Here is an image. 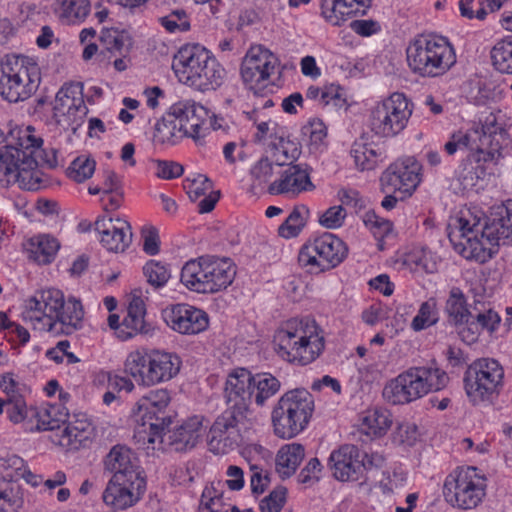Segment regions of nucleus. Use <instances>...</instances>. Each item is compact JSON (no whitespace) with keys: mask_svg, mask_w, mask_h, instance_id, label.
Segmentation results:
<instances>
[{"mask_svg":"<svg viewBox=\"0 0 512 512\" xmlns=\"http://www.w3.org/2000/svg\"><path fill=\"white\" fill-rule=\"evenodd\" d=\"M23 506V499L18 495H13L12 491L0 492V511L1 512H18Z\"/></svg>","mask_w":512,"mask_h":512,"instance_id":"obj_64","label":"nucleus"},{"mask_svg":"<svg viewBox=\"0 0 512 512\" xmlns=\"http://www.w3.org/2000/svg\"><path fill=\"white\" fill-rule=\"evenodd\" d=\"M412 115V103L403 93H393L378 103L370 113L371 130L381 137L400 134Z\"/></svg>","mask_w":512,"mask_h":512,"instance_id":"obj_11","label":"nucleus"},{"mask_svg":"<svg viewBox=\"0 0 512 512\" xmlns=\"http://www.w3.org/2000/svg\"><path fill=\"white\" fill-rule=\"evenodd\" d=\"M348 251L344 241L325 232L302 246L298 262L310 273L326 272L339 266L347 258Z\"/></svg>","mask_w":512,"mask_h":512,"instance_id":"obj_10","label":"nucleus"},{"mask_svg":"<svg viewBox=\"0 0 512 512\" xmlns=\"http://www.w3.org/2000/svg\"><path fill=\"white\" fill-rule=\"evenodd\" d=\"M202 420L203 417L201 416H193L173 430H167L166 428L162 436L157 437V440L167 442L179 452L192 449L203 434Z\"/></svg>","mask_w":512,"mask_h":512,"instance_id":"obj_28","label":"nucleus"},{"mask_svg":"<svg viewBox=\"0 0 512 512\" xmlns=\"http://www.w3.org/2000/svg\"><path fill=\"white\" fill-rule=\"evenodd\" d=\"M89 10L88 0H61L59 19L66 25L80 23L88 15Z\"/></svg>","mask_w":512,"mask_h":512,"instance_id":"obj_45","label":"nucleus"},{"mask_svg":"<svg viewBox=\"0 0 512 512\" xmlns=\"http://www.w3.org/2000/svg\"><path fill=\"white\" fill-rule=\"evenodd\" d=\"M482 238L486 246L512 245V200L505 204L494 206L481 228Z\"/></svg>","mask_w":512,"mask_h":512,"instance_id":"obj_19","label":"nucleus"},{"mask_svg":"<svg viewBox=\"0 0 512 512\" xmlns=\"http://www.w3.org/2000/svg\"><path fill=\"white\" fill-rule=\"evenodd\" d=\"M491 58L498 71L512 74V35L506 36L493 47Z\"/></svg>","mask_w":512,"mask_h":512,"instance_id":"obj_46","label":"nucleus"},{"mask_svg":"<svg viewBox=\"0 0 512 512\" xmlns=\"http://www.w3.org/2000/svg\"><path fill=\"white\" fill-rule=\"evenodd\" d=\"M253 392L251 389V372L245 368L232 371L225 383L224 398L227 408L235 417L245 420Z\"/></svg>","mask_w":512,"mask_h":512,"instance_id":"obj_18","label":"nucleus"},{"mask_svg":"<svg viewBox=\"0 0 512 512\" xmlns=\"http://www.w3.org/2000/svg\"><path fill=\"white\" fill-rule=\"evenodd\" d=\"M84 310L81 301L69 297L63 300L58 315L48 324V331L54 334L71 335L83 326Z\"/></svg>","mask_w":512,"mask_h":512,"instance_id":"obj_30","label":"nucleus"},{"mask_svg":"<svg viewBox=\"0 0 512 512\" xmlns=\"http://www.w3.org/2000/svg\"><path fill=\"white\" fill-rule=\"evenodd\" d=\"M157 172L156 175L163 179H174L180 177L184 168L181 164L174 161L157 160Z\"/></svg>","mask_w":512,"mask_h":512,"instance_id":"obj_62","label":"nucleus"},{"mask_svg":"<svg viewBox=\"0 0 512 512\" xmlns=\"http://www.w3.org/2000/svg\"><path fill=\"white\" fill-rule=\"evenodd\" d=\"M279 65L278 57L269 49L262 45L252 46L241 63V78L254 94H261L268 86L274 85L271 76Z\"/></svg>","mask_w":512,"mask_h":512,"instance_id":"obj_14","label":"nucleus"},{"mask_svg":"<svg viewBox=\"0 0 512 512\" xmlns=\"http://www.w3.org/2000/svg\"><path fill=\"white\" fill-rule=\"evenodd\" d=\"M312 318H292L286 321L274 337L275 350L285 361L307 365L324 350V337Z\"/></svg>","mask_w":512,"mask_h":512,"instance_id":"obj_3","label":"nucleus"},{"mask_svg":"<svg viewBox=\"0 0 512 512\" xmlns=\"http://www.w3.org/2000/svg\"><path fill=\"white\" fill-rule=\"evenodd\" d=\"M305 450L301 444L292 443L283 446L276 457V469L281 478L293 475L304 459Z\"/></svg>","mask_w":512,"mask_h":512,"instance_id":"obj_37","label":"nucleus"},{"mask_svg":"<svg viewBox=\"0 0 512 512\" xmlns=\"http://www.w3.org/2000/svg\"><path fill=\"white\" fill-rule=\"evenodd\" d=\"M480 329H486L493 333L498 328L501 318L497 312L488 308L483 311L477 308V304L473 307V318Z\"/></svg>","mask_w":512,"mask_h":512,"instance_id":"obj_56","label":"nucleus"},{"mask_svg":"<svg viewBox=\"0 0 512 512\" xmlns=\"http://www.w3.org/2000/svg\"><path fill=\"white\" fill-rule=\"evenodd\" d=\"M250 469L252 472L250 476L251 491L254 495L262 494L270 483L269 476L263 474L262 469L256 465H252Z\"/></svg>","mask_w":512,"mask_h":512,"instance_id":"obj_63","label":"nucleus"},{"mask_svg":"<svg viewBox=\"0 0 512 512\" xmlns=\"http://www.w3.org/2000/svg\"><path fill=\"white\" fill-rule=\"evenodd\" d=\"M287 490L283 486L275 488L270 494L264 497L259 508L261 512H279L285 504Z\"/></svg>","mask_w":512,"mask_h":512,"instance_id":"obj_57","label":"nucleus"},{"mask_svg":"<svg viewBox=\"0 0 512 512\" xmlns=\"http://www.w3.org/2000/svg\"><path fill=\"white\" fill-rule=\"evenodd\" d=\"M460 236L464 240L461 242L463 249L461 251L465 258L475 259L480 263H484L493 257L492 247L486 246L482 238L481 228L483 224L480 219L470 222L465 217L458 219Z\"/></svg>","mask_w":512,"mask_h":512,"instance_id":"obj_25","label":"nucleus"},{"mask_svg":"<svg viewBox=\"0 0 512 512\" xmlns=\"http://www.w3.org/2000/svg\"><path fill=\"white\" fill-rule=\"evenodd\" d=\"M164 319L168 326L181 334H198L209 325L205 311L187 304H177L165 311Z\"/></svg>","mask_w":512,"mask_h":512,"instance_id":"obj_24","label":"nucleus"},{"mask_svg":"<svg viewBox=\"0 0 512 512\" xmlns=\"http://www.w3.org/2000/svg\"><path fill=\"white\" fill-rule=\"evenodd\" d=\"M59 248L58 240L45 234L31 237L25 245L29 259L39 265L50 264L55 259Z\"/></svg>","mask_w":512,"mask_h":512,"instance_id":"obj_34","label":"nucleus"},{"mask_svg":"<svg viewBox=\"0 0 512 512\" xmlns=\"http://www.w3.org/2000/svg\"><path fill=\"white\" fill-rule=\"evenodd\" d=\"M145 326L146 323L144 317L126 315L121 323V329L120 332H118V337L121 340L132 338L138 333L145 332Z\"/></svg>","mask_w":512,"mask_h":512,"instance_id":"obj_58","label":"nucleus"},{"mask_svg":"<svg viewBox=\"0 0 512 512\" xmlns=\"http://www.w3.org/2000/svg\"><path fill=\"white\" fill-rule=\"evenodd\" d=\"M244 420L231 412H222L211 426L207 443L209 450L216 455H223L233 450L239 441L238 425Z\"/></svg>","mask_w":512,"mask_h":512,"instance_id":"obj_21","label":"nucleus"},{"mask_svg":"<svg viewBox=\"0 0 512 512\" xmlns=\"http://www.w3.org/2000/svg\"><path fill=\"white\" fill-rule=\"evenodd\" d=\"M272 153L273 162L277 166H290L299 155V150L295 143L285 140L283 136L276 137L269 145Z\"/></svg>","mask_w":512,"mask_h":512,"instance_id":"obj_44","label":"nucleus"},{"mask_svg":"<svg viewBox=\"0 0 512 512\" xmlns=\"http://www.w3.org/2000/svg\"><path fill=\"white\" fill-rule=\"evenodd\" d=\"M184 137H187V135L174 121L173 116H170L169 111L155 125L153 138L154 141L160 144L174 145Z\"/></svg>","mask_w":512,"mask_h":512,"instance_id":"obj_41","label":"nucleus"},{"mask_svg":"<svg viewBox=\"0 0 512 512\" xmlns=\"http://www.w3.org/2000/svg\"><path fill=\"white\" fill-rule=\"evenodd\" d=\"M41 82V71L35 59L16 54L5 55L0 61V96L17 103L30 98Z\"/></svg>","mask_w":512,"mask_h":512,"instance_id":"obj_5","label":"nucleus"},{"mask_svg":"<svg viewBox=\"0 0 512 512\" xmlns=\"http://www.w3.org/2000/svg\"><path fill=\"white\" fill-rule=\"evenodd\" d=\"M371 0H324L322 14L334 26H340L352 15L365 14Z\"/></svg>","mask_w":512,"mask_h":512,"instance_id":"obj_32","label":"nucleus"},{"mask_svg":"<svg viewBox=\"0 0 512 512\" xmlns=\"http://www.w3.org/2000/svg\"><path fill=\"white\" fill-rule=\"evenodd\" d=\"M364 223L378 240L379 249L383 250L384 240L389 238L393 233L392 222L379 217L374 212H367L364 217Z\"/></svg>","mask_w":512,"mask_h":512,"instance_id":"obj_47","label":"nucleus"},{"mask_svg":"<svg viewBox=\"0 0 512 512\" xmlns=\"http://www.w3.org/2000/svg\"><path fill=\"white\" fill-rule=\"evenodd\" d=\"M273 164L274 162L268 157L260 158L250 171L254 183L258 185L268 183L273 175Z\"/></svg>","mask_w":512,"mask_h":512,"instance_id":"obj_59","label":"nucleus"},{"mask_svg":"<svg viewBox=\"0 0 512 512\" xmlns=\"http://www.w3.org/2000/svg\"><path fill=\"white\" fill-rule=\"evenodd\" d=\"M187 137L201 144L205 137L203 128L208 117L207 109L193 100H180L168 110Z\"/></svg>","mask_w":512,"mask_h":512,"instance_id":"obj_20","label":"nucleus"},{"mask_svg":"<svg viewBox=\"0 0 512 512\" xmlns=\"http://www.w3.org/2000/svg\"><path fill=\"white\" fill-rule=\"evenodd\" d=\"M98 41L100 42V55L106 56L105 53L111 54L121 53L125 41L123 34H99Z\"/></svg>","mask_w":512,"mask_h":512,"instance_id":"obj_60","label":"nucleus"},{"mask_svg":"<svg viewBox=\"0 0 512 512\" xmlns=\"http://www.w3.org/2000/svg\"><path fill=\"white\" fill-rule=\"evenodd\" d=\"M445 311L448 314L449 321L455 326H463L473 318V309L467 307V299L459 287H452L449 297L445 304Z\"/></svg>","mask_w":512,"mask_h":512,"instance_id":"obj_38","label":"nucleus"},{"mask_svg":"<svg viewBox=\"0 0 512 512\" xmlns=\"http://www.w3.org/2000/svg\"><path fill=\"white\" fill-rule=\"evenodd\" d=\"M104 465L113 475L123 474L128 478L145 477L135 454L126 445L113 446L105 457Z\"/></svg>","mask_w":512,"mask_h":512,"instance_id":"obj_31","label":"nucleus"},{"mask_svg":"<svg viewBox=\"0 0 512 512\" xmlns=\"http://www.w3.org/2000/svg\"><path fill=\"white\" fill-rule=\"evenodd\" d=\"M421 165L413 157H407L392 163L380 178L383 191L402 192L411 195L419 185Z\"/></svg>","mask_w":512,"mask_h":512,"instance_id":"obj_16","label":"nucleus"},{"mask_svg":"<svg viewBox=\"0 0 512 512\" xmlns=\"http://www.w3.org/2000/svg\"><path fill=\"white\" fill-rule=\"evenodd\" d=\"M391 414L385 409H374L368 411L362 418L361 429L371 436L380 437L391 427Z\"/></svg>","mask_w":512,"mask_h":512,"instance_id":"obj_42","label":"nucleus"},{"mask_svg":"<svg viewBox=\"0 0 512 512\" xmlns=\"http://www.w3.org/2000/svg\"><path fill=\"white\" fill-rule=\"evenodd\" d=\"M406 53L410 69L423 77L442 75L456 62L453 47L442 35L428 38L420 34L409 44Z\"/></svg>","mask_w":512,"mask_h":512,"instance_id":"obj_6","label":"nucleus"},{"mask_svg":"<svg viewBox=\"0 0 512 512\" xmlns=\"http://www.w3.org/2000/svg\"><path fill=\"white\" fill-rule=\"evenodd\" d=\"M504 370L495 359L482 358L471 363L464 373V388L474 404L491 402L503 386Z\"/></svg>","mask_w":512,"mask_h":512,"instance_id":"obj_9","label":"nucleus"},{"mask_svg":"<svg viewBox=\"0 0 512 512\" xmlns=\"http://www.w3.org/2000/svg\"><path fill=\"white\" fill-rule=\"evenodd\" d=\"M0 469H3V478L9 481L19 477L33 476V473L27 469L25 461L18 455L0 459Z\"/></svg>","mask_w":512,"mask_h":512,"instance_id":"obj_51","label":"nucleus"},{"mask_svg":"<svg viewBox=\"0 0 512 512\" xmlns=\"http://www.w3.org/2000/svg\"><path fill=\"white\" fill-rule=\"evenodd\" d=\"M437 321L436 301L431 298L421 304L417 315L412 320L411 328L414 331H421L435 325Z\"/></svg>","mask_w":512,"mask_h":512,"instance_id":"obj_50","label":"nucleus"},{"mask_svg":"<svg viewBox=\"0 0 512 512\" xmlns=\"http://www.w3.org/2000/svg\"><path fill=\"white\" fill-rule=\"evenodd\" d=\"M280 388L281 382L271 373H251V389L258 406H264L268 399L279 392Z\"/></svg>","mask_w":512,"mask_h":512,"instance_id":"obj_39","label":"nucleus"},{"mask_svg":"<svg viewBox=\"0 0 512 512\" xmlns=\"http://www.w3.org/2000/svg\"><path fill=\"white\" fill-rule=\"evenodd\" d=\"M314 189L315 185L311 181L308 169L301 164L288 166L283 171L280 179L271 182L268 186V192L271 195L288 194L297 196Z\"/></svg>","mask_w":512,"mask_h":512,"instance_id":"obj_27","label":"nucleus"},{"mask_svg":"<svg viewBox=\"0 0 512 512\" xmlns=\"http://www.w3.org/2000/svg\"><path fill=\"white\" fill-rule=\"evenodd\" d=\"M351 156L360 170H372L386 158L385 150L374 143L355 141L351 148Z\"/></svg>","mask_w":512,"mask_h":512,"instance_id":"obj_36","label":"nucleus"},{"mask_svg":"<svg viewBox=\"0 0 512 512\" xmlns=\"http://www.w3.org/2000/svg\"><path fill=\"white\" fill-rule=\"evenodd\" d=\"M223 493L213 483L205 486L200 500L199 512H228L229 505L222 500Z\"/></svg>","mask_w":512,"mask_h":512,"instance_id":"obj_48","label":"nucleus"},{"mask_svg":"<svg viewBox=\"0 0 512 512\" xmlns=\"http://www.w3.org/2000/svg\"><path fill=\"white\" fill-rule=\"evenodd\" d=\"M346 217L345 209L339 206L328 208L319 218V223L328 229H336L342 226Z\"/></svg>","mask_w":512,"mask_h":512,"instance_id":"obj_61","label":"nucleus"},{"mask_svg":"<svg viewBox=\"0 0 512 512\" xmlns=\"http://www.w3.org/2000/svg\"><path fill=\"white\" fill-rule=\"evenodd\" d=\"M94 225L108 251L123 252L132 241L131 226L125 220L117 218L114 223L112 218L99 217Z\"/></svg>","mask_w":512,"mask_h":512,"instance_id":"obj_26","label":"nucleus"},{"mask_svg":"<svg viewBox=\"0 0 512 512\" xmlns=\"http://www.w3.org/2000/svg\"><path fill=\"white\" fill-rule=\"evenodd\" d=\"M57 442L68 450H78L87 445L92 438V425L87 420L66 422L60 433H56Z\"/></svg>","mask_w":512,"mask_h":512,"instance_id":"obj_33","label":"nucleus"},{"mask_svg":"<svg viewBox=\"0 0 512 512\" xmlns=\"http://www.w3.org/2000/svg\"><path fill=\"white\" fill-rule=\"evenodd\" d=\"M379 465L383 461L382 457L367 454L361 455L355 445H343L338 450L331 453L329 457V466L333 470V476L339 481H357L359 480L368 466Z\"/></svg>","mask_w":512,"mask_h":512,"instance_id":"obj_15","label":"nucleus"},{"mask_svg":"<svg viewBox=\"0 0 512 512\" xmlns=\"http://www.w3.org/2000/svg\"><path fill=\"white\" fill-rule=\"evenodd\" d=\"M443 495L453 507L463 510L477 507L485 496V490L476 475V468H457L450 473L444 482Z\"/></svg>","mask_w":512,"mask_h":512,"instance_id":"obj_12","label":"nucleus"},{"mask_svg":"<svg viewBox=\"0 0 512 512\" xmlns=\"http://www.w3.org/2000/svg\"><path fill=\"white\" fill-rule=\"evenodd\" d=\"M34 409H28L25 400L20 394H13L8 398L6 414L11 422L18 424L32 416Z\"/></svg>","mask_w":512,"mask_h":512,"instance_id":"obj_53","label":"nucleus"},{"mask_svg":"<svg viewBox=\"0 0 512 512\" xmlns=\"http://www.w3.org/2000/svg\"><path fill=\"white\" fill-rule=\"evenodd\" d=\"M34 129L16 128L10 131L16 143H10L0 148V187L7 188L18 183L25 190L35 191L40 188L41 179L38 175L37 157L43 140L32 134Z\"/></svg>","mask_w":512,"mask_h":512,"instance_id":"obj_1","label":"nucleus"},{"mask_svg":"<svg viewBox=\"0 0 512 512\" xmlns=\"http://www.w3.org/2000/svg\"><path fill=\"white\" fill-rule=\"evenodd\" d=\"M63 300L64 295L60 290H44L39 296L26 301L23 318L31 322L42 323V328L48 331V324H51L58 315Z\"/></svg>","mask_w":512,"mask_h":512,"instance_id":"obj_22","label":"nucleus"},{"mask_svg":"<svg viewBox=\"0 0 512 512\" xmlns=\"http://www.w3.org/2000/svg\"><path fill=\"white\" fill-rule=\"evenodd\" d=\"M161 25L168 31H188L191 28L190 18L184 10H173L168 15L159 18Z\"/></svg>","mask_w":512,"mask_h":512,"instance_id":"obj_55","label":"nucleus"},{"mask_svg":"<svg viewBox=\"0 0 512 512\" xmlns=\"http://www.w3.org/2000/svg\"><path fill=\"white\" fill-rule=\"evenodd\" d=\"M82 91V83H69L64 84L57 92L53 105V116L58 123L61 122V117H64L67 122H71L85 116L87 107Z\"/></svg>","mask_w":512,"mask_h":512,"instance_id":"obj_23","label":"nucleus"},{"mask_svg":"<svg viewBox=\"0 0 512 512\" xmlns=\"http://www.w3.org/2000/svg\"><path fill=\"white\" fill-rule=\"evenodd\" d=\"M147 281L155 288L164 286L170 278V272L161 262L150 260L143 267Z\"/></svg>","mask_w":512,"mask_h":512,"instance_id":"obj_52","label":"nucleus"},{"mask_svg":"<svg viewBox=\"0 0 512 512\" xmlns=\"http://www.w3.org/2000/svg\"><path fill=\"white\" fill-rule=\"evenodd\" d=\"M206 294H214L229 287L236 275V267L230 258L206 255Z\"/></svg>","mask_w":512,"mask_h":512,"instance_id":"obj_29","label":"nucleus"},{"mask_svg":"<svg viewBox=\"0 0 512 512\" xmlns=\"http://www.w3.org/2000/svg\"><path fill=\"white\" fill-rule=\"evenodd\" d=\"M95 166L96 163L93 159L81 155L71 162L66 170V174L71 180L82 183L92 177Z\"/></svg>","mask_w":512,"mask_h":512,"instance_id":"obj_49","label":"nucleus"},{"mask_svg":"<svg viewBox=\"0 0 512 512\" xmlns=\"http://www.w3.org/2000/svg\"><path fill=\"white\" fill-rule=\"evenodd\" d=\"M448 381L447 373L436 366L411 367L390 380L384 386L382 394L393 405L408 404L430 391L443 389Z\"/></svg>","mask_w":512,"mask_h":512,"instance_id":"obj_4","label":"nucleus"},{"mask_svg":"<svg viewBox=\"0 0 512 512\" xmlns=\"http://www.w3.org/2000/svg\"><path fill=\"white\" fill-rule=\"evenodd\" d=\"M172 69L179 82L203 93L217 90L226 78L214 54L198 43L181 46L173 56Z\"/></svg>","mask_w":512,"mask_h":512,"instance_id":"obj_2","label":"nucleus"},{"mask_svg":"<svg viewBox=\"0 0 512 512\" xmlns=\"http://www.w3.org/2000/svg\"><path fill=\"white\" fill-rule=\"evenodd\" d=\"M146 491V478H128L123 474L113 475L103 492L106 504L116 509H127L135 505Z\"/></svg>","mask_w":512,"mask_h":512,"instance_id":"obj_17","label":"nucleus"},{"mask_svg":"<svg viewBox=\"0 0 512 512\" xmlns=\"http://www.w3.org/2000/svg\"><path fill=\"white\" fill-rule=\"evenodd\" d=\"M206 255L187 261L181 270V283L189 290L206 294Z\"/></svg>","mask_w":512,"mask_h":512,"instance_id":"obj_35","label":"nucleus"},{"mask_svg":"<svg viewBox=\"0 0 512 512\" xmlns=\"http://www.w3.org/2000/svg\"><path fill=\"white\" fill-rule=\"evenodd\" d=\"M181 365L180 357L174 353L136 350L128 354L124 368L139 385L151 387L176 377Z\"/></svg>","mask_w":512,"mask_h":512,"instance_id":"obj_7","label":"nucleus"},{"mask_svg":"<svg viewBox=\"0 0 512 512\" xmlns=\"http://www.w3.org/2000/svg\"><path fill=\"white\" fill-rule=\"evenodd\" d=\"M167 389L149 391L137 402V410L141 417L138 433L144 434L143 439L153 444L161 437L164 430L171 424V418L165 414L170 403Z\"/></svg>","mask_w":512,"mask_h":512,"instance_id":"obj_13","label":"nucleus"},{"mask_svg":"<svg viewBox=\"0 0 512 512\" xmlns=\"http://www.w3.org/2000/svg\"><path fill=\"white\" fill-rule=\"evenodd\" d=\"M184 189L192 201L198 200L213 190L212 181L205 175L198 174L193 179L187 178L184 181Z\"/></svg>","mask_w":512,"mask_h":512,"instance_id":"obj_54","label":"nucleus"},{"mask_svg":"<svg viewBox=\"0 0 512 512\" xmlns=\"http://www.w3.org/2000/svg\"><path fill=\"white\" fill-rule=\"evenodd\" d=\"M32 416L38 418L37 430H56L61 432L68 420L67 410L60 405H51L41 412L32 411Z\"/></svg>","mask_w":512,"mask_h":512,"instance_id":"obj_40","label":"nucleus"},{"mask_svg":"<svg viewBox=\"0 0 512 512\" xmlns=\"http://www.w3.org/2000/svg\"><path fill=\"white\" fill-rule=\"evenodd\" d=\"M314 411L312 395L305 389H294L284 393L271 413L276 436L291 439L302 432Z\"/></svg>","mask_w":512,"mask_h":512,"instance_id":"obj_8","label":"nucleus"},{"mask_svg":"<svg viewBox=\"0 0 512 512\" xmlns=\"http://www.w3.org/2000/svg\"><path fill=\"white\" fill-rule=\"evenodd\" d=\"M308 217L309 209L305 205L295 206L286 220L279 226V235L286 239L298 236L306 225Z\"/></svg>","mask_w":512,"mask_h":512,"instance_id":"obj_43","label":"nucleus"}]
</instances>
